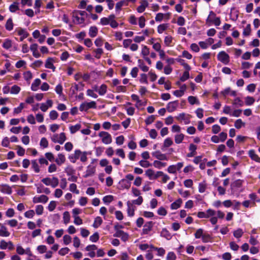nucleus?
I'll use <instances>...</instances> for the list:
<instances>
[{
  "instance_id": "1",
  "label": "nucleus",
  "mask_w": 260,
  "mask_h": 260,
  "mask_svg": "<svg viewBox=\"0 0 260 260\" xmlns=\"http://www.w3.org/2000/svg\"><path fill=\"white\" fill-rule=\"evenodd\" d=\"M224 213L221 210L215 211L212 209H208L206 212H199L198 217L200 218H210V221L212 224L215 225L218 222V219H223L224 217Z\"/></svg>"
},
{
  "instance_id": "2",
  "label": "nucleus",
  "mask_w": 260,
  "mask_h": 260,
  "mask_svg": "<svg viewBox=\"0 0 260 260\" xmlns=\"http://www.w3.org/2000/svg\"><path fill=\"white\" fill-rule=\"evenodd\" d=\"M87 14L85 11L75 10L72 13L73 21L77 24L84 22Z\"/></svg>"
},
{
  "instance_id": "3",
  "label": "nucleus",
  "mask_w": 260,
  "mask_h": 260,
  "mask_svg": "<svg viewBox=\"0 0 260 260\" xmlns=\"http://www.w3.org/2000/svg\"><path fill=\"white\" fill-rule=\"evenodd\" d=\"M206 23L209 26L214 24L215 26H218L220 25L221 22L220 18L217 17L215 13L212 11H211L206 20Z\"/></svg>"
},
{
  "instance_id": "4",
  "label": "nucleus",
  "mask_w": 260,
  "mask_h": 260,
  "mask_svg": "<svg viewBox=\"0 0 260 260\" xmlns=\"http://www.w3.org/2000/svg\"><path fill=\"white\" fill-rule=\"evenodd\" d=\"M42 182L46 185L51 186L53 188L57 186L59 183L58 179L56 177L44 178L42 179Z\"/></svg>"
},
{
  "instance_id": "5",
  "label": "nucleus",
  "mask_w": 260,
  "mask_h": 260,
  "mask_svg": "<svg viewBox=\"0 0 260 260\" xmlns=\"http://www.w3.org/2000/svg\"><path fill=\"white\" fill-rule=\"evenodd\" d=\"M98 136L101 138L102 142L106 145L110 144L112 142V136L107 132H100Z\"/></svg>"
},
{
  "instance_id": "6",
  "label": "nucleus",
  "mask_w": 260,
  "mask_h": 260,
  "mask_svg": "<svg viewBox=\"0 0 260 260\" xmlns=\"http://www.w3.org/2000/svg\"><path fill=\"white\" fill-rule=\"evenodd\" d=\"M51 139L54 143H57L62 144L66 140V136L64 133H61L59 134H54L51 137Z\"/></svg>"
},
{
  "instance_id": "7",
  "label": "nucleus",
  "mask_w": 260,
  "mask_h": 260,
  "mask_svg": "<svg viewBox=\"0 0 260 260\" xmlns=\"http://www.w3.org/2000/svg\"><path fill=\"white\" fill-rule=\"evenodd\" d=\"M96 102L94 101L85 102L81 104L79 109L81 111H87L89 109L96 108Z\"/></svg>"
},
{
  "instance_id": "8",
  "label": "nucleus",
  "mask_w": 260,
  "mask_h": 260,
  "mask_svg": "<svg viewBox=\"0 0 260 260\" xmlns=\"http://www.w3.org/2000/svg\"><path fill=\"white\" fill-rule=\"evenodd\" d=\"M217 57L219 61L224 64H227L230 62V56L224 51L219 52Z\"/></svg>"
},
{
  "instance_id": "9",
  "label": "nucleus",
  "mask_w": 260,
  "mask_h": 260,
  "mask_svg": "<svg viewBox=\"0 0 260 260\" xmlns=\"http://www.w3.org/2000/svg\"><path fill=\"white\" fill-rule=\"evenodd\" d=\"M184 165L183 162H178L176 165H170L167 169V171L170 174H175L177 171H179Z\"/></svg>"
},
{
  "instance_id": "10",
  "label": "nucleus",
  "mask_w": 260,
  "mask_h": 260,
  "mask_svg": "<svg viewBox=\"0 0 260 260\" xmlns=\"http://www.w3.org/2000/svg\"><path fill=\"white\" fill-rule=\"evenodd\" d=\"M190 115L184 113H180L176 117L177 120L183 122L184 124H188L190 123Z\"/></svg>"
},
{
  "instance_id": "11",
  "label": "nucleus",
  "mask_w": 260,
  "mask_h": 260,
  "mask_svg": "<svg viewBox=\"0 0 260 260\" xmlns=\"http://www.w3.org/2000/svg\"><path fill=\"white\" fill-rule=\"evenodd\" d=\"M14 246L11 241L6 242L4 240H2L0 242V249L3 250L9 249L12 250L14 249Z\"/></svg>"
},
{
  "instance_id": "12",
  "label": "nucleus",
  "mask_w": 260,
  "mask_h": 260,
  "mask_svg": "<svg viewBox=\"0 0 260 260\" xmlns=\"http://www.w3.org/2000/svg\"><path fill=\"white\" fill-rule=\"evenodd\" d=\"M127 205V214L128 216L133 217L135 215V211L136 210V207L133 205L131 201H128L126 203Z\"/></svg>"
},
{
  "instance_id": "13",
  "label": "nucleus",
  "mask_w": 260,
  "mask_h": 260,
  "mask_svg": "<svg viewBox=\"0 0 260 260\" xmlns=\"http://www.w3.org/2000/svg\"><path fill=\"white\" fill-rule=\"evenodd\" d=\"M76 153H77V159H80L82 162H85L87 160V155L88 154H89L88 152L86 151H81L80 150L76 149L75 150Z\"/></svg>"
},
{
  "instance_id": "14",
  "label": "nucleus",
  "mask_w": 260,
  "mask_h": 260,
  "mask_svg": "<svg viewBox=\"0 0 260 260\" xmlns=\"http://www.w3.org/2000/svg\"><path fill=\"white\" fill-rule=\"evenodd\" d=\"M48 201V198L46 195H41L39 196H35L32 199V202L34 203H46Z\"/></svg>"
},
{
  "instance_id": "15",
  "label": "nucleus",
  "mask_w": 260,
  "mask_h": 260,
  "mask_svg": "<svg viewBox=\"0 0 260 260\" xmlns=\"http://www.w3.org/2000/svg\"><path fill=\"white\" fill-rule=\"evenodd\" d=\"M152 155L159 160H168V157L166 154L161 153L160 151H155L152 153Z\"/></svg>"
},
{
  "instance_id": "16",
  "label": "nucleus",
  "mask_w": 260,
  "mask_h": 260,
  "mask_svg": "<svg viewBox=\"0 0 260 260\" xmlns=\"http://www.w3.org/2000/svg\"><path fill=\"white\" fill-rule=\"evenodd\" d=\"M95 173V167L93 165H89L87 167V169L85 172L84 177L85 178H87L90 176H92L94 175Z\"/></svg>"
},
{
  "instance_id": "17",
  "label": "nucleus",
  "mask_w": 260,
  "mask_h": 260,
  "mask_svg": "<svg viewBox=\"0 0 260 260\" xmlns=\"http://www.w3.org/2000/svg\"><path fill=\"white\" fill-rule=\"evenodd\" d=\"M0 191L5 194H11L12 192V190L9 185L0 184Z\"/></svg>"
},
{
  "instance_id": "18",
  "label": "nucleus",
  "mask_w": 260,
  "mask_h": 260,
  "mask_svg": "<svg viewBox=\"0 0 260 260\" xmlns=\"http://www.w3.org/2000/svg\"><path fill=\"white\" fill-rule=\"evenodd\" d=\"M98 249L96 246L95 245H89L86 247L85 250L87 251H89L88 253V255L90 257H94L95 255V253L94 250Z\"/></svg>"
},
{
  "instance_id": "19",
  "label": "nucleus",
  "mask_w": 260,
  "mask_h": 260,
  "mask_svg": "<svg viewBox=\"0 0 260 260\" xmlns=\"http://www.w3.org/2000/svg\"><path fill=\"white\" fill-rule=\"evenodd\" d=\"M140 5L137 8V11L138 13H141L145 11L146 8L149 5L148 1L142 0L140 2Z\"/></svg>"
},
{
  "instance_id": "20",
  "label": "nucleus",
  "mask_w": 260,
  "mask_h": 260,
  "mask_svg": "<svg viewBox=\"0 0 260 260\" xmlns=\"http://www.w3.org/2000/svg\"><path fill=\"white\" fill-rule=\"evenodd\" d=\"M153 227V222L148 221L145 223L142 230V234L147 235L151 231Z\"/></svg>"
},
{
  "instance_id": "21",
  "label": "nucleus",
  "mask_w": 260,
  "mask_h": 260,
  "mask_svg": "<svg viewBox=\"0 0 260 260\" xmlns=\"http://www.w3.org/2000/svg\"><path fill=\"white\" fill-rule=\"evenodd\" d=\"M114 237L120 238L123 241H126L128 239V235L123 231L116 232Z\"/></svg>"
},
{
  "instance_id": "22",
  "label": "nucleus",
  "mask_w": 260,
  "mask_h": 260,
  "mask_svg": "<svg viewBox=\"0 0 260 260\" xmlns=\"http://www.w3.org/2000/svg\"><path fill=\"white\" fill-rule=\"evenodd\" d=\"M54 60L53 58L49 57L46 61L45 67L46 68L52 69L54 72L55 70V67L53 64Z\"/></svg>"
},
{
  "instance_id": "23",
  "label": "nucleus",
  "mask_w": 260,
  "mask_h": 260,
  "mask_svg": "<svg viewBox=\"0 0 260 260\" xmlns=\"http://www.w3.org/2000/svg\"><path fill=\"white\" fill-rule=\"evenodd\" d=\"M178 102L177 101L170 102L167 107V110L169 112H172L175 111L178 107Z\"/></svg>"
},
{
  "instance_id": "24",
  "label": "nucleus",
  "mask_w": 260,
  "mask_h": 260,
  "mask_svg": "<svg viewBox=\"0 0 260 260\" xmlns=\"http://www.w3.org/2000/svg\"><path fill=\"white\" fill-rule=\"evenodd\" d=\"M17 31L18 35L20 36V41H22L24 39L26 38L28 36V32L23 28H18L16 30Z\"/></svg>"
},
{
  "instance_id": "25",
  "label": "nucleus",
  "mask_w": 260,
  "mask_h": 260,
  "mask_svg": "<svg viewBox=\"0 0 260 260\" xmlns=\"http://www.w3.org/2000/svg\"><path fill=\"white\" fill-rule=\"evenodd\" d=\"M55 162L58 166H61L66 161V157L62 153H59L57 155V157L55 160Z\"/></svg>"
},
{
  "instance_id": "26",
  "label": "nucleus",
  "mask_w": 260,
  "mask_h": 260,
  "mask_svg": "<svg viewBox=\"0 0 260 260\" xmlns=\"http://www.w3.org/2000/svg\"><path fill=\"white\" fill-rule=\"evenodd\" d=\"M223 96H237V93L235 91L232 90L230 88H227L222 91Z\"/></svg>"
},
{
  "instance_id": "27",
  "label": "nucleus",
  "mask_w": 260,
  "mask_h": 260,
  "mask_svg": "<svg viewBox=\"0 0 260 260\" xmlns=\"http://www.w3.org/2000/svg\"><path fill=\"white\" fill-rule=\"evenodd\" d=\"M138 67L144 72H147L149 71V68L147 66L143 60L139 59L138 60Z\"/></svg>"
},
{
  "instance_id": "28",
  "label": "nucleus",
  "mask_w": 260,
  "mask_h": 260,
  "mask_svg": "<svg viewBox=\"0 0 260 260\" xmlns=\"http://www.w3.org/2000/svg\"><path fill=\"white\" fill-rule=\"evenodd\" d=\"M161 161L162 160H155L153 162L152 165L155 168L160 169L162 168H164L167 166L166 162H162Z\"/></svg>"
},
{
  "instance_id": "29",
  "label": "nucleus",
  "mask_w": 260,
  "mask_h": 260,
  "mask_svg": "<svg viewBox=\"0 0 260 260\" xmlns=\"http://www.w3.org/2000/svg\"><path fill=\"white\" fill-rule=\"evenodd\" d=\"M10 235V233L8 231L7 228L2 224H1L0 236L3 237H9Z\"/></svg>"
},
{
  "instance_id": "30",
  "label": "nucleus",
  "mask_w": 260,
  "mask_h": 260,
  "mask_svg": "<svg viewBox=\"0 0 260 260\" xmlns=\"http://www.w3.org/2000/svg\"><path fill=\"white\" fill-rule=\"evenodd\" d=\"M169 27L168 23H162L159 24L157 28V32L159 34H162Z\"/></svg>"
},
{
  "instance_id": "31",
  "label": "nucleus",
  "mask_w": 260,
  "mask_h": 260,
  "mask_svg": "<svg viewBox=\"0 0 260 260\" xmlns=\"http://www.w3.org/2000/svg\"><path fill=\"white\" fill-rule=\"evenodd\" d=\"M52 101L51 100H48L46 103H42L41 104L40 106V109L41 110L45 112L47 110V109L52 106Z\"/></svg>"
},
{
  "instance_id": "32",
  "label": "nucleus",
  "mask_w": 260,
  "mask_h": 260,
  "mask_svg": "<svg viewBox=\"0 0 260 260\" xmlns=\"http://www.w3.org/2000/svg\"><path fill=\"white\" fill-rule=\"evenodd\" d=\"M248 154L252 160L260 163V157L255 153L253 150H249Z\"/></svg>"
},
{
  "instance_id": "33",
  "label": "nucleus",
  "mask_w": 260,
  "mask_h": 260,
  "mask_svg": "<svg viewBox=\"0 0 260 260\" xmlns=\"http://www.w3.org/2000/svg\"><path fill=\"white\" fill-rule=\"evenodd\" d=\"M182 201L181 199H178L171 205V209L172 210H176L178 209L181 205Z\"/></svg>"
},
{
  "instance_id": "34",
  "label": "nucleus",
  "mask_w": 260,
  "mask_h": 260,
  "mask_svg": "<svg viewBox=\"0 0 260 260\" xmlns=\"http://www.w3.org/2000/svg\"><path fill=\"white\" fill-rule=\"evenodd\" d=\"M160 236L166 238L168 240L172 238V235L171 233L165 228L161 230L160 232Z\"/></svg>"
},
{
  "instance_id": "35",
  "label": "nucleus",
  "mask_w": 260,
  "mask_h": 260,
  "mask_svg": "<svg viewBox=\"0 0 260 260\" xmlns=\"http://www.w3.org/2000/svg\"><path fill=\"white\" fill-rule=\"evenodd\" d=\"M98 32V29L95 26H92L89 28V35L90 37H95Z\"/></svg>"
},
{
  "instance_id": "36",
  "label": "nucleus",
  "mask_w": 260,
  "mask_h": 260,
  "mask_svg": "<svg viewBox=\"0 0 260 260\" xmlns=\"http://www.w3.org/2000/svg\"><path fill=\"white\" fill-rule=\"evenodd\" d=\"M184 138V135L182 133H178L174 137L175 142L178 144L182 142Z\"/></svg>"
},
{
  "instance_id": "37",
  "label": "nucleus",
  "mask_w": 260,
  "mask_h": 260,
  "mask_svg": "<svg viewBox=\"0 0 260 260\" xmlns=\"http://www.w3.org/2000/svg\"><path fill=\"white\" fill-rule=\"evenodd\" d=\"M155 172L152 169H147L145 171V175L150 179V180H154L155 179Z\"/></svg>"
},
{
  "instance_id": "38",
  "label": "nucleus",
  "mask_w": 260,
  "mask_h": 260,
  "mask_svg": "<svg viewBox=\"0 0 260 260\" xmlns=\"http://www.w3.org/2000/svg\"><path fill=\"white\" fill-rule=\"evenodd\" d=\"M41 80L40 79H36L31 85V89L33 91H37L41 84Z\"/></svg>"
},
{
  "instance_id": "39",
  "label": "nucleus",
  "mask_w": 260,
  "mask_h": 260,
  "mask_svg": "<svg viewBox=\"0 0 260 260\" xmlns=\"http://www.w3.org/2000/svg\"><path fill=\"white\" fill-rule=\"evenodd\" d=\"M207 187V184L206 181L204 180L199 184V192L200 193L204 192Z\"/></svg>"
},
{
  "instance_id": "40",
  "label": "nucleus",
  "mask_w": 260,
  "mask_h": 260,
  "mask_svg": "<svg viewBox=\"0 0 260 260\" xmlns=\"http://www.w3.org/2000/svg\"><path fill=\"white\" fill-rule=\"evenodd\" d=\"M202 240L203 243L211 242L212 240V237L208 233L205 232L202 238Z\"/></svg>"
},
{
  "instance_id": "41",
  "label": "nucleus",
  "mask_w": 260,
  "mask_h": 260,
  "mask_svg": "<svg viewBox=\"0 0 260 260\" xmlns=\"http://www.w3.org/2000/svg\"><path fill=\"white\" fill-rule=\"evenodd\" d=\"M14 24L13 20L11 18H9L5 24V28L8 31H11L13 29Z\"/></svg>"
},
{
  "instance_id": "42",
  "label": "nucleus",
  "mask_w": 260,
  "mask_h": 260,
  "mask_svg": "<svg viewBox=\"0 0 260 260\" xmlns=\"http://www.w3.org/2000/svg\"><path fill=\"white\" fill-rule=\"evenodd\" d=\"M173 143L172 140L170 138H166L163 143V146L161 149L164 150L165 148H168L171 146Z\"/></svg>"
},
{
  "instance_id": "43",
  "label": "nucleus",
  "mask_w": 260,
  "mask_h": 260,
  "mask_svg": "<svg viewBox=\"0 0 260 260\" xmlns=\"http://www.w3.org/2000/svg\"><path fill=\"white\" fill-rule=\"evenodd\" d=\"M107 86L105 84H103L100 87L98 88L96 91L100 95H103L106 93L107 91Z\"/></svg>"
},
{
  "instance_id": "44",
  "label": "nucleus",
  "mask_w": 260,
  "mask_h": 260,
  "mask_svg": "<svg viewBox=\"0 0 260 260\" xmlns=\"http://www.w3.org/2000/svg\"><path fill=\"white\" fill-rule=\"evenodd\" d=\"M112 14L110 15L108 17H103L100 20V24L102 25H109L110 22Z\"/></svg>"
},
{
  "instance_id": "45",
  "label": "nucleus",
  "mask_w": 260,
  "mask_h": 260,
  "mask_svg": "<svg viewBox=\"0 0 260 260\" xmlns=\"http://www.w3.org/2000/svg\"><path fill=\"white\" fill-rule=\"evenodd\" d=\"M31 168L34 170L35 173H39L40 171L39 166L36 159L31 160Z\"/></svg>"
},
{
  "instance_id": "46",
  "label": "nucleus",
  "mask_w": 260,
  "mask_h": 260,
  "mask_svg": "<svg viewBox=\"0 0 260 260\" xmlns=\"http://www.w3.org/2000/svg\"><path fill=\"white\" fill-rule=\"evenodd\" d=\"M19 9V3L16 2L13 3L9 7V10L12 13L15 12Z\"/></svg>"
},
{
  "instance_id": "47",
  "label": "nucleus",
  "mask_w": 260,
  "mask_h": 260,
  "mask_svg": "<svg viewBox=\"0 0 260 260\" xmlns=\"http://www.w3.org/2000/svg\"><path fill=\"white\" fill-rule=\"evenodd\" d=\"M23 78L28 83H30V80L32 78V75L30 71H26L23 73Z\"/></svg>"
},
{
  "instance_id": "48",
  "label": "nucleus",
  "mask_w": 260,
  "mask_h": 260,
  "mask_svg": "<svg viewBox=\"0 0 260 260\" xmlns=\"http://www.w3.org/2000/svg\"><path fill=\"white\" fill-rule=\"evenodd\" d=\"M103 222L102 218L100 216H97L95 218L94 222L93 223V227L94 228H98L99 227Z\"/></svg>"
},
{
  "instance_id": "49",
  "label": "nucleus",
  "mask_w": 260,
  "mask_h": 260,
  "mask_svg": "<svg viewBox=\"0 0 260 260\" xmlns=\"http://www.w3.org/2000/svg\"><path fill=\"white\" fill-rule=\"evenodd\" d=\"M115 16L114 14H112L111 18L109 25L112 28H115L118 26V22L115 20Z\"/></svg>"
},
{
  "instance_id": "50",
  "label": "nucleus",
  "mask_w": 260,
  "mask_h": 260,
  "mask_svg": "<svg viewBox=\"0 0 260 260\" xmlns=\"http://www.w3.org/2000/svg\"><path fill=\"white\" fill-rule=\"evenodd\" d=\"M63 221L65 224H67L70 221V215L68 211H65L63 213Z\"/></svg>"
},
{
  "instance_id": "51",
  "label": "nucleus",
  "mask_w": 260,
  "mask_h": 260,
  "mask_svg": "<svg viewBox=\"0 0 260 260\" xmlns=\"http://www.w3.org/2000/svg\"><path fill=\"white\" fill-rule=\"evenodd\" d=\"M150 53L149 49L145 45L142 46L141 54L143 57L147 56Z\"/></svg>"
},
{
  "instance_id": "52",
  "label": "nucleus",
  "mask_w": 260,
  "mask_h": 260,
  "mask_svg": "<svg viewBox=\"0 0 260 260\" xmlns=\"http://www.w3.org/2000/svg\"><path fill=\"white\" fill-rule=\"evenodd\" d=\"M12 46V41L10 39H5L3 44V47L6 49H10Z\"/></svg>"
},
{
  "instance_id": "53",
  "label": "nucleus",
  "mask_w": 260,
  "mask_h": 260,
  "mask_svg": "<svg viewBox=\"0 0 260 260\" xmlns=\"http://www.w3.org/2000/svg\"><path fill=\"white\" fill-rule=\"evenodd\" d=\"M245 125V123L241 119L236 120L234 123L235 127L238 129L241 128L242 127L244 126Z\"/></svg>"
},
{
  "instance_id": "54",
  "label": "nucleus",
  "mask_w": 260,
  "mask_h": 260,
  "mask_svg": "<svg viewBox=\"0 0 260 260\" xmlns=\"http://www.w3.org/2000/svg\"><path fill=\"white\" fill-rule=\"evenodd\" d=\"M81 126L80 124H77L75 125H71L70 126V131L71 134H74L79 131Z\"/></svg>"
},
{
  "instance_id": "55",
  "label": "nucleus",
  "mask_w": 260,
  "mask_h": 260,
  "mask_svg": "<svg viewBox=\"0 0 260 260\" xmlns=\"http://www.w3.org/2000/svg\"><path fill=\"white\" fill-rule=\"evenodd\" d=\"M205 232L202 229H199L194 234V237L196 239L202 238Z\"/></svg>"
},
{
  "instance_id": "56",
  "label": "nucleus",
  "mask_w": 260,
  "mask_h": 260,
  "mask_svg": "<svg viewBox=\"0 0 260 260\" xmlns=\"http://www.w3.org/2000/svg\"><path fill=\"white\" fill-rule=\"evenodd\" d=\"M232 103L236 107H242L244 105L243 102L240 99H235Z\"/></svg>"
},
{
  "instance_id": "57",
  "label": "nucleus",
  "mask_w": 260,
  "mask_h": 260,
  "mask_svg": "<svg viewBox=\"0 0 260 260\" xmlns=\"http://www.w3.org/2000/svg\"><path fill=\"white\" fill-rule=\"evenodd\" d=\"M173 41V37L171 36H167L164 39V43L167 46H171Z\"/></svg>"
},
{
  "instance_id": "58",
  "label": "nucleus",
  "mask_w": 260,
  "mask_h": 260,
  "mask_svg": "<svg viewBox=\"0 0 260 260\" xmlns=\"http://www.w3.org/2000/svg\"><path fill=\"white\" fill-rule=\"evenodd\" d=\"M139 81L141 83L148 84L147 76L145 74H141L140 76Z\"/></svg>"
},
{
  "instance_id": "59",
  "label": "nucleus",
  "mask_w": 260,
  "mask_h": 260,
  "mask_svg": "<svg viewBox=\"0 0 260 260\" xmlns=\"http://www.w3.org/2000/svg\"><path fill=\"white\" fill-rule=\"evenodd\" d=\"M35 211L38 215L43 214L44 211V207L41 205H37L35 207Z\"/></svg>"
},
{
  "instance_id": "60",
  "label": "nucleus",
  "mask_w": 260,
  "mask_h": 260,
  "mask_svg": "<svg viewBox=\"0 0 260 260\" xmlns=\"http://www.w3.org/2000/svg\"><path fill=\"white\" fill-rule=\"evenodd\" d=\"M20 91V88L17 85H13L11 87L10 89V92L11 94H17Z\"/></svg>"
},
{
  "instance_id": "61",
  "label": "nucleus",
  "mask_w": 260,
  "mask_h": 260,
  "mask_svg": "<svg viewBox=\"0 0 260 260\" xmlns=\"http://www.w3.org/2000/svg\"><path fill=\"white\" fill-rule=\"evenodd\" d=\"M35 214V212L33 210H29L26 211L24 213V215L25 217L27 218H32L34 217Z\"/></svg>"
},
{
  "instance_id": "62",
  "label": "nucleus",
  "mask_w": 260,
  "mask_h": 260,
  "mask_svg": "<svg viewBox=\"0 0 260 260\" xmlns=\"http://www.w3.org/2000/svg\"><path fill=\"white\" fill-rule=\"evenodd\" d=\"M72 241V237L69 235H64L63 236V242L64 245H69Z\"/></svg>"
},
{
  "instance_id": "63",
  "label": "nucleus",
  "mask_w": 260,
  "mask_h": 260,
  "mask_svg": "<svg viewBox=\"0 0 260 260\" xmlns=\"http://www.w3.org/2000/svg\"><path fill=\"white\" fill-rule=\"evenodd\" d=\"M40 145L43 148H46L48 146V141L46 138H42L41 139Z\"/></svg>"
},
{
  "instance_id": "64",
  "label": "nucleus",
  "mask_w": 260,
  "mask_h": 260,
  "mask_svg": "<svg viewBox=\"0 0 260 260\" xmlns=\"http://www.w3.org/2000/svg\"><path fill=\"white\" fill-rule=\"evenodd\" d=\"M113 197L111 195H108L105 196L103 198V201L105 204H108L113 200Z\"/></svg>"
}]
</instances>
